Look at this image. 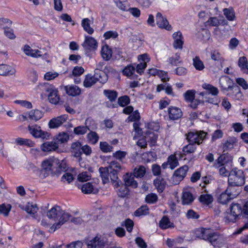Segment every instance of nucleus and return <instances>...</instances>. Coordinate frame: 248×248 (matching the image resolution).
I'll list each match as a JSON object with an SVG mask.
<instances>
[{"mask_svg":"<svg viewBox=\"0 0 248 248\" xmlns=\"http://www.w3.org/2000/svg\"><path fill=\"white\" fill-rule=\"evenodd\" d=\"M41 174L44 177L49 174L59 175L66 170L65 163L56 158H53L44 161L42 163Z\"/></svg>","mask_w":248,"mask_h":248,"instance_id":"nucleus-1","label":"nucleus"},{"mask_svg":"<svg viewBox=\"0 0 248 248\" xmlns=\"http://www.w3.org/2000/svg\"><path fill=\"white\" fill-rule=\"evenodd\" d=\"M243 212L241 205L239 203H232L229 209L224 213V221L226 223H234L237 219L243 218Z\"/></svg>","mask_w":248,"mask_h":248,"instance_id":"nucleus-2","label":"nucleus"},{"mask_svg":"<svg viewBox=\"0 0 248 248\" xmlns=\"http://www.w3.org/2000/svg\"><path fill=\"white\" fill-rule=\"evenodd\" d=\"M197 232L199 238L209 241L213 246L218 244L219 235L217 232H212L210 229L201 228Z\"/></svg>","mask_w":248,"mask_h":248,"instance_id":"nucleus-3","label":"nucleus"},{"mask_svg":"<svg viewBox=\"0 0 248 248\" xmlns=\"http://www.w3.org/2000/svg\"><path fill=\"white\" fill-rule=\"evenodd\" d=\"M228 183L235 184L236 186H242L245 183L244 171L237 168H233L229 174Z\"/></svg>","mask_w":248,"mask_h":248,"instance_id":"nucleus-4","label":"nucleus"},{"mask_svg":"<svg viewBox=\"0 0 248 248\" xmlns=\"http://www.w3.org/2000/svg\"><path fill=\"white\" fill-rule=\"evenodd\" d=\"M71 149L74 156L78 158L79 161L82 160L81 156L82 154L88 156L90 155L92 152V148L89 145L87 144L82 145L79 141L73 143L71 145Z\"/></svg>","mask_w":248,"mask_h":248,"instance_id":"nucleus-5","label":"nucleus"},{"mask_svg":"<svg viewBox=\"0 0 248 248\" xmlns=\"http://www.w3.org/2000/svg\"><path fill=\"white\" fill-rule=\"evenodd\" d=\"M43 87V90L48 93L47 96L49 102L52 104L57 105L60 99L58 89L53 85L48 83H44Z\"/></svg>","mask_w":248,"mask_h":248,"instance_id":"nucleus-6","label":"nucleus"},{"mask_svg":"<svg viewBox=\"0 0 248 248\" xmlns=\"http://www.w3.org/2000/svg\"><path fill=\"white\" fill-rule=\"evenodd\" d=\"M206 133L203 131H190L186 135V139L189 143L200 145L204 140Z\"/></svg>","mask_w":248,"mask_h":248,"instance_id":"nucleus-7","label":"nucleus"},{"mask_svg":"<svg viewBox=\"0 0 248 248\" xmlns=\"http://www.w3.org/2000/svg\"><path fill=\"white\" fill-rule=\"evenodd\" d=\"M28 129L30 134L35 138H41L42 140L49 139L50 134L46 131H43L40 126L35 124L29 125Z\"/></svg>","mask_w":248,"mask_h":248,"instance_id":"nucleus-8","label":"nucleus"},{"mask_svg":"<svg viewBox=\"0 0 248 248\" xmlns=\"http://www.w3.org/2000/svg\"><path fill=\"white\" fill-rule=\"evenodd\" d=\"M219 84L221 91L224 94L231 89V87L234 84V83L232 79L229 77L222 76L219 78Z\"/></svg>","mask_w":248,"mask_h":248,"instance_id":"nucleus-9","label":"nucleus"},{"mask_svg":"<svg viewBox=\"0 0 248 248\" xmlns=\"http://www.w3.org/2000/svg\"><path fill=\"white\" fill-rule=\"evenodd\" d=\"M82 46L87 54L89 51L96 50L98 46V43L94 38L86 35Z\"/></svg>","mask_w":248,"mask_h":248,"instance_id":"nucleus-10","label":"nucleus"},{"mask_svg":"<svg viewBox=\"0 0 248 248\" xmlns=\"http://www.w3.org/2000/svg\"><path fill=\"white\" fill-rule=\"evenodd\" d=\"M59 222L54 224L49 229V232H53L57 229H59L62 225L68 220H71V216L68 213L65 212L62 210L61 215L59 217Z\"/></svg>","mask_w":248,"mask_h":248,"instance_id":"nucleus-11","label":"nucleus"},{"mask_svg":"<svg viewBox=\"0 0 248 248\" xmlns=\"http://www.w3.org/2000/svg\"><path fill=\"white\" fill-rule=\"evenodd\" d=\"M224 94L236 100H242L243 97V94L241 91L240 87L235 83L231 87V89Z\"/></svg>","mask_w":248,"mask_h":248,"instance_id":"nucleus-12","label":"nucleus"},{"mask_svg":"<svg viewBox=\"0 0 248 248\" xmlns=\"http://www.w3.org/2000/svg\"><path fill=\"white\" fill-rule=\"evenodd\" d=\"M188 170V167L187 165H184L180 168L177 169L173 175V180H176L177 183L175 184H179L185 177L186 174Z\"/></svg>","mask_w":248,"mask_h":248,"instance_id":"nucleus-13","label":"nucleus"},{"mask_svg":"<svg viewBox=\"0 0 248 248\" xmlns=\"http://www.w3.org/2000/svg\"><path fill=\"white\" fill-rule=\"evenodd\" d=\"M85 243L88 248H103L105 245L104 242L98 236H95L91 240L86 239Z\"/></svg>","mask_w":248,"mask_h":248,"instance_id":"nucleus-14","label":"nucleus"},{"mask_svg":"<svg viewBox=\"0 0 248 248\" xmlns=\"http://www.w3.org/2000/svg\"><path fill=\"white\" fill-rule=\"evenodd\" d=\"M89 122L91 124L93 121L89 118L87 119L85 122V125H79L75 127L73 131L74 133L76 135H82L86 134L88 131H91V129H94L93 128H90V126L88 125Z\"/></svg>","mask_w":248,"mask_h":248,"instance_id":"nucleus-15","label":"nucleus"},{"mask_svg":"<svg viewBox=\"0 0 248 248\" xmlns=\"http://www.w3.org/2000/svg\"><path fill=\"white\" fill-rule=\"evenodd\" d=\"M156 24L160 28L165 29L168 31H170L172 29L167 19L163 16L161 13L158 12L156 14Z\"/></svg>","mask_w":248,"mask_h":248,"instance_id":"nucleus-16","label":"nucleus"},{"mask_svg":"<svg viewBox=\"0 0 248 248\" xmlns=\"http://www.w3.org/2000/svg\"><path fill=\"white\" fill-rule=\"evenodd\" d=\"M168 111L169 117L172 120H178L183 116V112L181 109L176 107L170 106L168 108Z\"/></svg>","mask_w":248,"mask_h":248,"instance_id":"nucleus-17","label":"nucleus"},{"mask_svg":"<svg viewBox=\"0 0 248 248\" xmlns=\"http://www.w3.org/2000/svg\"><path fill=\"white\" fill-rule=\"evenodd\" d=\"M67 118L65 115H62L51 119L48 123L49 127L51 129L59 127L66 121Z\"/></svg>","mask_w":248,"mask_h":248,"instance_id":"nucleus-18","label":"nucleus"},{"mask_svg":"<svg viewBox=\"0 0 248 248\" xmlns=\"http://www.w3.org/2000/svg\"><path fill=\"white\" fill-rule=\"evenodd\" d=\"M78 187L81 189L82 192L84 194H96L98 192V189L96 187H94L92 183L91 182L86 183L82 186L78 184Z\"/></svg>","mask_w":248,"mask_h":248,"instance_id":"nucleus-19","label":"nucleus"},{"mask_svg":"<svg viewBox=\"0 0 248 248\" xmlns=\"http://www.w3.org/2000/svg\"><path fill=\"white\" fill-rule=\"evenodd\" d=\"M232 156L228 153L223 154L220 155L214 164L215 168H218L222 166L224 164L228 163L232 161Z\"/></svg>","mask_w":248,"mask_h":248,"instance_id":"nucleus-20","label":"nucleus"},{"mask_svg":"<svg viewBox=\"0 0 248 248\" xmlns=\"http://www.w3.org/2000/svg\"><path fill=\"white\" fill-rule=\"evenodd\" d=\"M134 177L132 173H126L123 176L124 184L127 187L130 186L133 188H136L138 186V183L135 180Z\"/></svg>","mask_w":248,"mask_h":248,"instance_id":"nucleus-21","label":"nucleus"},{"mask_svg":"<svg viewBox=\"0 0 248 248\" xmlns=\"http://www.w3.org/2000/svg\"><path fill=\"white\" fill-rule=\"evenodd\" d=\"M136 70V64L127 65L123 70L124 75L131 79H138L139 76L134 74Z\"/></svg>","mask_w":248,"mask_h":248,"instance_id":"nucleus-22","label":"nucleus"},{"mask_svg":"<svg viewBox=\"0 0 248 248\" xmlns=\"http://www.w3.org/2000/svg\"><path fill=\"white\" fill-rule=\"evenodd\" d=\"M116 189L117 193L119 197L125 198L129 194V189L122 182L118 186H113Z\"/></svg>","mask_w":248,"mask_h":248,"instance_id":"nucleus-23","label":"nucleus"},{"mask_svg":"<svg viewBox=\"0 0 248 248\" xmlns=\"http://www.w3.org/2000/svg\"><path fill=\"white\" fill-rule=\"evenodd\" d=\"M172 37L174 39L173 47L176 49L182 48L184 41L182 33L180 31L175 32L172 34Z\"/></svg>","mask_w":248,"mask_h":248,"instance_id":"nucleus-24","label":"nucleus"},{"mask_svg":"<svg viewBox=\"0 0 248 248\" xmlns=\"http://www.w3.org/2000/svg\"><path fill=\"white\" fill-rule=\"evenodd\" d=\"M64 90L68 95L72 96H76L81 93L80 89L74 85L65 86Z\"/></svg>","mask_w":248,"mask_h":248,"instance_id":"nucleus-25","label":"nucleus"},{"mask_svg":"<svg viewBox=\"0 0 248 248\" xmlns=\"http://www.w3.org/2000/svg\"><path fill=\"white\" fill-rule=\"evenodd\" d=\"M16 69L11 66L6 64H0V75L7 76L14 75Z\"/></svg>","mask_w":248,"mask_h":248,"instance_id":"nucleus-26","label":"nucleus"},{"mask_svg":"<svg viewBox=\"0 0 248 248\" xmlns=\"http://www.w3.org/2000/svg\"><path fill=\"white\" fill-rule=\"evenodd\" d=\"M62 209L59 206H55L47 213V217L56 220L61 215Z\"/></svg>","mask_w":248,"mask_h":248,"instance_id":"nucleus-27","label":"nucleus"},{"mask_svg":"<svg viewBox=\"0 0 248 248\" xmlns=\"http://www.w3.org/2000/svg\"><path fill=\"white\" fill-rule=\"evenodd\" d=\"M154 185L157 189V191L161 193L164 190L167 183L164 178L158 176L154 180Z\"/></svg>","mask_w":248,"mask_h":248,"instance_id":"nucleus-28","label":"nucleus"},{"mask_svg":"<svg viewBox=\"0 0 248 248\" xmlns=\"http://www.w3.org/2000/svg\"><path fill=\"white\" fill-rule=\"evenodd\" d=\"M228 186L225 190V192H227L233 199L236 197L240 193V191L236 188V187L238 186H236L235 184L230 183H228Z\"/></svg>","mask_w":248,"mask_h":248,"instance_id":"nucleus-29","label":"nucleus"},{"mask_svg":"<svg viewBox=\"0 0 248 248\" xmlns=\"http://www.w3.org/2000/svg\"><path fill=\"white\" fill-rule=\"evenodd\" d=\"M93 76L96 80V82L98 81L102 84L105 83L108 79L107 74L105 73V72L100 71V70H95Z\"/></svg>","mask_w":248,"mask_h":248,"instance_id":"nucleus-30","label":"nucleus"},{"mask_svg":"<svg viewBox=\"0 0 248 248\" xmlns=\"http://www.w3.org/2000/svg\"><path fill=\"white\" fill-rule=\"evenodd\" d=\"M24 52L28 55L33 58H38L42 56L41 52L38 49H32L28 45H25L24 47Z\"/></svg>","mask_w":248,"mask_h":248,"instance_id":"nucleus-31","label":"nucleus"},{"mask_svg":"<svg viewBox=\"0 0 248 248\" xmlns=\"http://www.w3.org/2000/svg\"><path fill=\"white\" fill-rule=\"evenodd\" d=\"M196 148L197 146L196 144L192 143H189V144L183 147L182 154L181 155L180 157L183 158L187 155L194 153Z\"/></svg>","mask_w":248,"mask_h":248,"instance_id":"nucleus-32","label":"nucleus"},{"mask_svg":"<svg viewBox=\"0 0 248 248\" xmlns=\"http://www.w3.org/2000/svg\"><path fill=\"white\" fill-rule=\"evenodd\" d=\"M195 198L193 194L189 191L183 193L182 197V203L183 205H190L194 201Z\"/></svg>","mask_w":248,"mask_h":248,"instance_id":"nucleus-33","label":"nucleus"},{"mask_svg":"<svg viewBox=\"0 0 248 248\" xmlns=\"http://www.w3.org/2000/svg\"><path fill=\"white\" fill-rule=\"evenodd\" d=\"M159 227L162 229L173 228L174 225L172 222H170L167 216H164L159 221Z\"/></svg>","mask_w":248,"mask_h":248,"instance_id":"nucleus-34","label":"nucleus"},{"mask_svg":"<svg viewBox=\"0 0 248 248\" xmlns=\"http://www.w3.org/2000/svg\"><path fill=\"white\" fill-rule=\"evenodd\" d=\"M199 201L203 205H209L213 202L214 198L211 194H203L199 197Z\"/></svg>","mask_w":248,"mask_h":248,"instance_id":"nucleus-35","label":"nucleus"},{"mask_svg":"<svg viewBox=\"0 0 248 248\" xmlns=\"http://www.w3.org/2000/svg\"><path fill=\"white\" fill-rule=\"evenodd\" d=\"M100 175L102 178L104 184L108 183L109 182V169L107 167H100L99 169Z\"/></svg>","mask_w":248,"mask_h":248,"instance_id":"nucleus-36","label":"nucleus"},{"mask_svg":"<svg viewBox=\"0 0 248 248\" xmlns=\"http://www.w3.org/2000/svg\"><path fill=\"white\" fill-rule=\"evenodd\" d=\"M118 174V170H109V176L113 186H118L119 184H122V181L119 179Z\"/></svg>","mask_w":248,"mask_h":248,"instance_id":"nucleus-37","label":"nucleus"},{"mask_svg":"<svg viewBox=\"0 0 248 248\" xmlns=\"http://www.w3.org/2000/svg\"><path fill=\"white\" fill-rule=\"evenodd\" d=\"M101 53L102 58L105 61L109 60L112 57V50L107 45L102 47Z\"/></svg>","mask_w":248,"mask_h":248,"instance_id":"nucleus-38","label":"nucleus"},{"mask_svg":"<svg viewBox=\"0 0 248 248\" xmlns=\"http://www.w3.org/2000/svg\"><path fill=\"white\" fill-rule=\"evenodd\" d=\"M41 149L44 152H50L55 150L58 147V145L56 142H46L41 145Z\"/></svg>","mask_w":248,"mask_h":248,"instance_id":"nucleus-39","label":"nucleus"},{"mask_svg":"<svg viewBox=\"0 0 248 248\" xmlns=\"http://www.w3.org/2000/svg\"><path fill=\"white\" fill-rule=\"evenodd\" d=\"M238 65L244 73L248 74V63L246 57L243 56L239 58Z\"/></svg>","mask_w":248,"mask_h":248,"instance_id":"nucleus-40","label":"nucleus"},{"mask_svg":"<svg viewBox=\"0 0 248 248\" xmlns=\"http://www.w3.org/2000/svg\"><path fill=\"white\" fill-rule=\"evenodd\" d=\"M136 178H142L145 174L146 169L143 166H138L135 167L133 172H131Z\"/></svg>","mask_w":248,"mask_h":248,"instance_id":"nucleus-41","label":"nucleus"},{"mask_svg":"<svg viewBox=\"0 0 248 248\" xmlns=\"http://www.w3.org/2000/svg\"><path fill=\"white\" fill-rule=\"evenodd\" d=\"M15 143L18 145H26L32 147L34 145V142L31 140L22 138H17L15 140Z\"/></svg>","mask_w":248,"mask_h":248,"instance_id":"nucleus-42","label":"nucleus"},{"mask_svg":"<svg viewBox=\"0 0 248 248\" xmlns=\"http://www.w3.org/2000/svg\"><path fill=\"white\" fill-rule=\"evenodd\" d=\"M81 25L83 29L89 34H92L94 30L91 27V20L88 18H84L82 20Z\"/></svg>","mask_w":248,"mask_h":248,"instance_id":"nucleus-43","label":"nucleus"},{"mask_svg":"<svg viewBox=\"0 0 248 248\" xmlns=\"http://www.w3.org/2000/svg\"><path fill=\"white\" fill-rule=\"evenodd\" d=\"M117 7L123 11H126L130 6L127 0H113Z\"/></svg>","mask_w":248,"mask_h":248,"instance_id":"nucleus-44","label":"nucleus"},{"mask_svg":"<svg viewBox=\"0 0 248 248\" xmlns=\"http://www.w3.org/2000/svg\"><path fill=\"white\" fill-rule=\"evenodd\" d=\"M43 116L41 111L38 109L31 110L29 113V117L31 120L37 121Z\"/></svg>","mask_w":248,"mask_h":248,"instance_id":"nucleus-45","label":"nucleus"},{"mask_svg":"<svg viewBox=\"0 0 248 248\" xmlns=\"http://www.w3.org/2000/svg\"><path fill=\"white\" fill-rule=\"evenodd\" d=\"M103 93L111 102L115 101L118 96V93L113 90H105Z\"/></svg>","mask_w":248,"mask_h":248,"instance_id":"nucleus-46","label":"nucleus"},{"mask_svg":"<svg viewBox=\"0 0 248 248\" xmlns=\"http://www.w3.org/2000/svg\"><path fill=\"white\" fill-rule=\"evenodd\" d=\"M95 83H96V80L94 76H92L90 74H88L86 76L83 81V85L86 88H89Z\"/></svg>","mask_w":248,"mask_h":248,"instance_id":"nucleus-47","label":"nucleus"},{"mask_svg":"<svg viewBox=\"0 0 248 248\" xmlns=\"http://www.w3.org/2000/svg\"><path fill=\"white\" fill-rule=\"evenodd\" d=\"M232 199V198L225 191L219 195L217 201L222 204H226Z\"/></svg>","mask_w":248,"mask_h":248,"instance_id":"nucleus-48","label":"nucleus"},{"mask_svg":"<svg viewBox=\"0 0 248 248\" xmlns=\"http://www.w3.org/2000/svg\"><path fill=\"white\" fill-rule=\"evenodd\" d=\"M87 139L90 143L95 144L99 140V136L96 132L91 131L87 135Z\"/></svg>","mask_w":248,"mask_h":248,"instance_id":"nucleus-49","label":"nucleus"},{"mask_svg":"<svg viewBox=\"0 0 248 248\" xmlns=\"http://www.w3.org/2000/svg\"><path fill=\"white\" fill-rule=\"evenodd\" d=\"M149 213V209L146 205H142L139 208L134 212V215L136 217L147 215Z\"/></svg>","mask_w":248,"mask_h":248,"instance_id":"nucleus-50","label":"nucleus"},{"mask_svg":"<svg viewBox=\"0 0 248 248\" xmlns=\"http://www.w3.org/2000/svg\"><path fill=\"white\" fill-rule=\"evenodd\" d=\"M193 65L195 68L199 71H202L204 68V65L199 56H196L193 59Z\"/></svg>","mask_w":248,"mask_h":248,"instance_id":"nucleus-51","label":"nucleus"},{"mask_svg":"<svg viewBox=\"0 0 248 248\" xmlns=\"http://www.w3.org/2000/svg\"><path fill=\"white\" fill-rule=\"evenodd\" d=\"M196 91L194 90H188L183 94L185 100L187 102L193 101L195 97Z\"/></svg>","mask_w":248,"mask_h":248,"instance_id":"nucleus-52","label":"nucleus"},{"mask_svg":"<svg viewBox=\"0 0 248 248\" xmlns=\"http://www.w3.org/2000/svg\"><path fill=\"white\" fill-rule=\"evenodd\" d=\"M204 89H205L209 92V93L213 95H217L219 93L218 89L210 84L204 83L202 86Z\"/></svg>","mask_w":248,"mask_h":248,"instance_id":"nucleus-53","label":"nucleus"},{"mask_svg":"<svg viewBox=\"0 0 248 248\" xmlns=\"http://www.w3.org/2000/svg\"><path fill=\"white\" fill-rule=\"evenodd\" d=\"M211 58L212 60L220 64L222 63L224 61L221 54L217 50H214L211 52Z\"/></svg>","mask_w":248,"mask_h":248,"instance_id":"nucleus-54","label":"nucleus"},{"mask_svg":"<svg viewBox=\"0 0 248 248\" xmlns=\"http://www.w3.org/2000/svg\"><path fill=\"white\" fill-rule=\"evenodd\" d=\"M129 97L127 95L122 96L118 98V103L121 107H124L130 103Z\"/></svg>","mask_w":248,"mask_h":248,"instance_id":"nucleus-55","label":"nucleus"},{"mask_svg":"<svg viewBox=\"0 0 248 248\" xmlns=\"http://www.w3.org/2000/svg\"><path fill=\"white\" fill-rule=\"evenodd\" d=\"M168 162H169L170 168L171 170L174 169L179 164L178 160L174 155H170L169 156Z\"/></svg>","mask_w":248,"mask_h":248,"instance_id":"nucleus-56","label":"nucleus"},{"mask_svg":"<svg viewBox=\"0 0 248 248\" xmlns=\"http://www.w3.org/2000/svg\"><path fill=\"white\" fill-rule=\"evenodd\" d=\"M220 21L217 17H211L206 22V26L217 27L220 25Z\"/></svg>","mask_w":248,"mask_h":248,"instance_id":"nucleus-57","label":"nucleus"},{"mask_svg":"<svg viewBox=\"0 0 248 248\" xmlns=\"http://www.w3.org/2000/svg\"><path fill=\"white\" fill-rule=\"evenodd\" d=\"M84 72V68L81 66H75L72 71V73L70 75V78L74 77H79Z\"/></svg>","mask_w":248,"mask_h":248,"instance_id":"nucleus-58","label":"nucleus"},{"mask_svg":"<svg viewBox=\"0 0 248 248\" xmlns=\"http://www.w3.org/2000/svg\"><path fill=\"white\" fill-rule=\"evenodd\" d=\"M157 200V196L155 193L149 194L145 197L146 202L149 204H154L155 203Z\"/></svg>","mask_w":248,"mask_h":248,"instance_id":"nucleus-59","label":"nucleus"},{"mask_svg":"<svg viewBox=\"0 0 248 248\" xmlns=\"http://www.w3.org/2000/svg\"><path fill=\"white\" fill-rule=\"evenodd\" d=\"M69 137L67 133L65 132L60 133L57 137V142L60 143H63L67 142L69 140Z\"/></svg>","mask_w":248,"mask_h":248,"instance_id":"nucleus-60","label":"nucleus"},{"mask_svg":"<svg viewBox=\"0 0 248 248\" xmlns=\"http://www.w3.org/2000/svg\"><path fill=\"white\" fill-rule=\"evenodd\" d=\"M100 150L104 153H108L112 151V147L109 145L108 142L101 141L99 144Z\"/></svg>","mask_w":248,"mask_h":248,"instance_id":"nucleus-61","label":"nucleus"},{"mask_svg":"<svg viewBox=\"0 0 248 248\" xmlns=\"http://www.w3.org/2000/svg\"><path fill=\"white\" fill-rule=\"evenodd\" d=\"M11 209V205L9 204L5 205L2 204L0 205V214L4 215L5 216H7Z\"/></svg>","mask_w":248,"mask_h":248,"instance_id":"nucleus-62","label":"nucleus"},{"mask_svg":"<svg viewBox=\"0 0 248 248\" xmlns=\"http://www.w3.org/2000/svg\"><path fill=\"white\" fill-rule=\"evenodd\" d=\"M25 210L29 214L34 215L37 213L38 208L36 204L27 205L25 208Z\"/></svg>","mask_w":248,"mask_h":248,"instance_id":"nucleus-63","label":"nucleus"},{"mask_svg":"<svg viewBox=\"0 0 248 248\" xmlns=\"http://www.w3.org/2000/svg\"><path fill=\"white\" fill-rule=\"evenodd\" d=\"M223 13L228 20L232 21L235 17L234 14L232 9L229 8H224Z\"/></svg>","mask_w":248,"mask_h":248,"instance_id":"nucleus-64","label":"nucleus"}]
</instances>
